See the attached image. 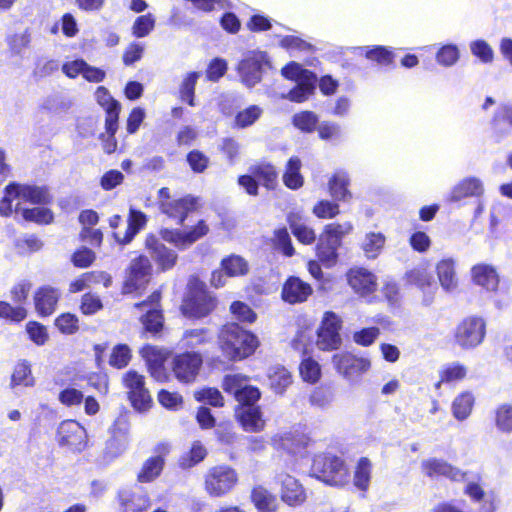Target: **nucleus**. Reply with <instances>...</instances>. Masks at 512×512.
<instances>
[{
	"instance_id": "1",
	"label": "nucleus",
	"mask_w": 512,
	"mask_h": 512,
	"mask_svg": "<svg viewBox=\"0 0 512 512\" xmlns=\"http://www.w3.org/2000/svg\"><path fill=\"white\" fill-rule=\"evenodd\" d=\"M221 350L230 360L237 361L252 355L257 346V337L237 323L223 326L219 334Z\"/></svg>"
},
{
	"instance_id": "2",
	"label": "nucleus",
	"mask_w": 512,
	"mask_h": 512,
	"mask_svg": "<svg viewBox=\"0 0 512 512\" xmlns=\"http://www.w3.org/2000/svg\"><path fill=\"white\" fill-rule=\"evenodd\" d=\"M260 397V390L247 384L241 388L235 397L238 401L235 414L245 431L258 432L264 427L260 407L256 405Z\"/></svg>"
},
{
	"instance_id": "3",
	"label": "nucleus",
	"mask_w": 512,
	"mask_h": 512,
	"mask_svg": "<svg viewBox=\"0 0 512 512\" xmlns=\"http://www.w3.org/2000/svg\"><path fill=\"white\" fill-rule=\"evenodd\" d=\"M281 74L284 78L296 82L289 92L282 94L283 99L302 103L314 94L318 77L314 72L303 68L301 64L291 61L281 69Z\"/></svg>"
},
{
	"instance_id": "4",
	"label": "nucleus",
	"mask_w": 512,
	"mask_h": 512,
	"mask_svg": "<svg viewBox=\"0 0 512 512\" xmlns=\"http://www.w3.org/2000/svg\"><path fill=\"white\" fill-rule=\"evenodd\" d=\"M311 475L330 486H343L349 480L345 461L331 453L318 454L314 457Z\"/></svg>"
},
{
	"instance_id": "5",
	"label": "nucleus",
	"mask_w": 512,
	"mask_h": 512,
	"mask_svg": "<svg viewBox=\"0 0 512 512\" xmlns=\"http://www.w3.org/2000/svg\"><path fill=\"white\" fill-rule=\"evenodd\" d=\"M352 228L349 222L342 224L331 223L325 226L316 246V254L321 263L327 267H331L336 263L338 248L341 246L342 239L350 233Z\"/></svg>"
},
{
	"instance_id": "6",
	"label": "nucleus",
	"mask_w": 512,
	"mask_h": 512,
	"mask_svg": "<svg viewBox=\"0 0 512 512\" xmlns=\"http://www.w3.org/2000/svg\"><path fill=\"white\" fill-rule=\"evenodd\" d=\"M214 307L215 299L207 291L206 285L197 279H191L181 306L182 313L187 317L201 318L208 315Z\"/></svg>"
},
{
	"instance_id": "7",
	"label": "nucleus",
	"mask_w": 512,
	"mask_h": 512,
	"mask_svg": "<svg viewBox=\"0 0 512 512\" xmlns=\"http://www.w3.org/2000/svg\"><path fill=\"white\" fill-rule=\"evenodd\" d=\"M202 364L203 358L200 353L186 351L173 357L172 371L179 382L188 384L196 380Z\"/></svg>"
},
{
	"instance_id": "8",
	"label": "nucleus",
	"mask_w": 512,
	"mask_h": 512,
	"mask_svg": "<svg viewBox=\"0 0 512 512\" xmlns=\"http://www.w3.org/2000/svg\"><path fill=\"white\" fill-rule=\"evenodd\" d=\"M237 480L234 469L225 465L216 466L211 468L206 475V490L211 496L219 497L228 493L235 486Z\"/></svg>"
},
{
	"instance_id": "9",
	"label": "nucleus",
	"mask_w": 512,
	"mask_h": 512,
	"mask_svg": "<svg viewBox=\"0 0 512 512\" xmlns=\"http://www.w3.org/2000/svg\"><path fill=\"white\" fill-rule=\"evenodd\" d=\"M486 333V325L480 317H468L457 327L455 340L462 348H474L482 343Z\"/></svg>"
},
{
	"instance_id": "10",
	"label": "nucleus",
	"mask_w": 512,
	"mask_h": 512,
	"mask_svg": "<svg viewBox=\"0 0 512 512\" xmlns=\"http://www.w3.org/2000/svg\"><path fill=\"white\" fill-rule=\"evenodd\" d=\"M208 232V225L204 220H200L187 231L165 228L160 231V235L164 241L173 244L179 250H185L207 235Z\"/></svg>"
},
{
	"instance_id": "11",
	"label": "nucleus",
	"mask_w": 512,
	"mask_h": 512,
	"mask_svg": "<svg viewBox=\"0 0 512 512\" xmlns=\"http://www.w3.org/2000/svg\"><path fill=\"white\" fill-rule=\"evenodd\" d=\"M123 382L126 388L129 389L128 396L129 400L138 411L147 410L152 399L149 391L145 388L144 377L135 370H129L124 374Z\"/></svg>"
},
{
	"instance_id": "12",
	"label": "nucleus",
	"mask_w": 512,
	"mask_h": 512,
	"mask_svg": "<svg viewBox=\"0 0 512 512\" xmlns=\"http://www.w3.org/2000/svg\"><path fill=\"white\" fill-rule=\"evenodd\" d=\"M340 318L331 311L325 312L318 329L317 345L321 350H335L341 345Z\"/></svg>"
},
{
	"instance_id": "13",
	"label": "nucleus",
	"mask_w": 512,
	"mask_h": 512,
	"mask_svg": "<svg viewBox=\"0 0 512 512\" xmlns=\"http://www.w3.org/2000/svg\"><path fill=\"white\" fill-rule=\"evenodd\" d=\"M151 264L147 257L139 256L133 259L127 269L123 293H133L143 288L149 281Z\"/></svg>"
},
{
	"instance_id": "14",
	"label": "nucleus",
	"mask_w": 512,
	"mask_h": 512,
	"mask_svg": "<svg viewBox=\"0 0 512 512\" xmlns=\"http://www.w3.org/2000/svg\"><path fill=\"white\" fill-rule=\"evenodd\" d=\"M485 187L483 181L476 176L464 177L458 181L446 196V201L459 204L467 198H483Z\"/></svg>"
},
{
	"instance_id": "15",
	"label": "nucleus",
	"mask_w": 512,
	"mask_h": 512,
	"mask_svg": "<svg viewBox=\"0 0 512 512\" xmlns=\"http://www.w3.org/2000/svg\"><path fill=\"white\" fill-rule=\"evenodd\" d=\"M268 64L265 53H253L245 57L238 65L241 80L248 88L254 87L262 80L263 66Z\"/></svg>"
},
{
	"instance_id": "16",
	"label": "nucleus",
	"mask_w": 512,
	"mask_h": 512,
	"mask_svg": "<svg viewBox=\"0 0 512 512\" xmlns=\"http://www.w3.org/2000/svg\"><path fill=\"white\" fill-rule=\"evenodd\" d=\"M95 97L97 103L105 110V129L108 135L113 136L118 129V119L121 110L120 103L115 100L107 88L99 86L96 89Z\"/></svg>"
},
{
	"instance_id": "17",
	"label": "nucleus",
	"mask_w": 512,
	"mask_h": 512,
	"mask_svg": "<svg viewBox=\"0 0 512 512\" xmlns=\"http://www.w3.org/2000/svg\"><path fill=\"white\" fill-rule=\"evenodd\" d=\"M424 473L430 478L445 477L451 481L468 480L467 472L451 465L443 459L431 458L422 462Z\"/></svg>"
},
{
	"instance_id": "18",
	"label": "nucleus",
	"mask_w": 512,
	"mask_h": 512,
	"mask_svg": "<svg viewBox=\"0 0 512 512\" xmlns=\"http://www.w3.org/2000/svg\"><path fill=\"white\" fill-rule=\"evenodd\" d=\"M196 198L187 195L180 199L172 201H159L160 211L169 218L177 221V224L183 225L188 214L195 209Z\"/></svg>"
},
{
	"instance_id": "19",
	"label": "nucleus",
	"mask_w": 512,
	"mask_h": 512,
	"mask_svg": "<svg viewBox=\"0 0 512 512\" xmlns=\"http://www.w3.org/2000/svg\"><path fill=\"white\" fill-rule=\"evenodd\" d=\"M120 512H147L150 507V498L142 491L123 488L118 491Z\"/></svg>"
},
{
	"instance_id": "20",
	"label": "nucleus",
	"mask_w": 512,
	"mask_h": 512,
	"mask_svg": "<svg viewBox=\"0 0 512 512\" xmlns=\"http://www.w3.org/2000/svg\"><path fill=\"white\" fill-rule=\"evenodd\" d=\"M278 482L281 484V499L289 506L301 505L306 500L303 486L294 477L280 474Z\"/></svg>"
},
{
	"instance_id": "21",
	"label": "nucleus",
	"mask_w": 512,
	"mask_h": 512,
	"mask_svg": "<svg viewBox=\"0 0 512 512\" xmlns=\"http://www.w3.org/2000/svg\"><path fill=\"white\" fill-rule=\"evenodd\" d=\"M311 286L299 277L290 276L282 287V299L289 304L302 303L311 295Z\"/></svg>"
},
{
	"instance_id": "22",
	"label": "nucleus",
	"mask_w": 512,
	"mask_h": 512,
	"mask_svg": "<svg viewBox=\"0 0 512 512\" xmlns=\"http://www.w3.org/2000/svg\"><path fill=\"white\" fill-rule=\"evenodd\" d=\"M59 298L60 292L54 287L42 286L38 288L34 295L37 313L42 317L51 315L56 309Z\"/></svg>"
},
{
	"instance_id": "23",
	"label": "nucleus",
	"mask_w": 512,
	"mask_h": 512,
	"mask_svg": "<svg viewBox=\"0 0 512 512\" xmlns=\"http://www.w3.org/2000/svg\"><path fill=\"white\" fill-rule=\"evenodd\" d=\"M146 245L151 250V258L161 268V270H169L176 264L178 258L177 253L166 247L155 237L147 238Z\"/></svg>"
},
{
	"instance_id": "24",
	"label": "nucleus",
	"mask_w": 512,
	"mask_h": 512,
	"mask_svg": "<svg viewBox=\"0 0 512 512\" xmlns=\"http://www.w3.org/2000/svg\"><path fill=\"white\" fill-rule=\"evenodd\" d=\"M129 422L125 416L118 417L112 428V437L107 442L108 453L116 456L122 453L128 444Z\"/></svg>"
},
{
	"instance_id": "25",
	"label": "nucleus",
	"mask_w": 512,
	"mask_h": 512,
	"mask_svg": "<svg viewBox=\"0 0 512 512\" xmlns=\"http://www.w3.org/2000/svg\"><path fill=\"white\" fill-rule=\"evenodd\" d=\"M348 283L358 294L366 295L376 289V277L364 268L351 269L348 272Z\"/></svg>"
},
{
	"instance_id": "26",
	"label": "nucleus",
	"mask_w": 512,
	"mask_h": 512,
	"mask_svg": "<svg viewBox=\"0 0 512 512\" xmlns=\"http://www.w3.org/2000/svg\"><path fill=\"white\" fill-rule=\"evenodd\" d=\"M128 227L125 235L121 238L117 232H113L112 236L115 241L121 245L129 244L134 237L146 226L147 216L140 210L135 208L129 209Z\"/></svg>"
},
{
	"instance_id": "27",
	"label": "nucleus",
	"mask_w": 512,
	"mask_h": 512,
	"mask_svg": "<svg viewBox=\"0 0 512 512\" xmlns=\"http://www.w3.org/2000/svg\"><path fill=\"white\" fill-rule=\"evenodd\" d=\"M471 274L475 284L487 291H496L499 285V275L492 265L477 264L472 267Z\"/></svg>"
},
{
	"instance_id": "28",
	"label": "nucleus",
	"mask_w": 512,
	"mask_h": 512,
	"mask_svg": "<svg viewBox=\"0 0 512 512\" xmlns=\"http://www.w3.org/2000/svg\"><path fill=\"white\" fill-rule=\"evenodd\" d=\"M20 198L32 204L46 205L52 202V195L46 185H29L16 183Z\"/></svg>"
},
{
	"instance_id": "29",
	"label": "nucleus",
	"mask_w": 512,
	"mask_h": 512,
	"mask_svg": "<svg viewBox=\"0 0 512 512\" xmlns=\"http://www.w3.org/2000/svg\"><path fill=\"white\" fill-rule=\"evenodd\" d=\"M141 353L146 361L151 376L158 382L165 381L167 374L164 367V361L157 349L153 346L147 345L142 349Z\"/></svg>"
},
{
	"instance_id": "30",
	"label": "nucleus",
	"mask_w": 512,
	"mask_h": 512,
	"mask_svg": "<svg viewBox=\"0 0 512 512\" xmlns=\"http://www.w3.org/2000/svg\"><path fill=\"white\" fill-rule=\"evenodd\" d=\"M441 287L452 292L457 288L458 279L455 272V261L452 258L442 259L436 267Z\"/></svg>"
},
{
	"instance_id": "31",
	"label": "nucleus",
	"mask_w": 512,
	"mask_h": 512,
	"mask_svg": "<svg viewBox=\"0 0 512 512\" xmlns=\"http://www.w3.org/2000/svg\"><path fill=\"white\" fill-rule=\"evenodd\" d=\"M301 167L302 162L299 157L292 156L289 158L282 177L283 183L287 188L291 190H298L303 186L304 177L300 172Z\"/></svg>"
},
{
	"instance_id": "32",
	"label": "nucleus",
	"mask_w": 512,
	"mask_h": 512,
	"mask_svg": "<svg viewBox=\"0 0 512 512\" xmlns=\"http://www.w3.org/2000/svg\"><path fill=\"white\" fill-rule=\"evenodd\" d=\"M349 183L350 179L346 172L340 171L335 173L328 183L329 192L332 198L336 201L343 202L350 200L352 195L348 190Z\"/></svg>"
},
{
	"instance_id": "33",
	"label": "nucleus",
	"mask_w": 512,
	"mask_h": 512,
	"mask_svg": "<svg viewBox=\"0 0 512 512\" xmlns=\"http://www.w3.org/2000/svg\"><path fill=\"white\" fill-rule=\"evenodd\" d=\"M249 172L262 181L263 186L267 190H274L277 186L278 172L271 163L263 162L253 165L249 168Z\"/></svg>"
},
{
	"instance_id": "34",
	"label": "nucleus",
	"mask_w": 512,
	"mask_h": 512,
	"mask_svg": "<svg viewBox=\"0 0 512 512\" xmlns=\"http://www.w3.org/2000/svg\"><path fill=\"white\" fill-rule=\"evenodd\" d=\"M221 269L225 276L241 277L249 272L248 262L240 255L231 254L221 260Z\"/></svg>"
},
{
	"instance_id": "35",
	"label": "nucleus",
	"mask_w": 512,
	"mask_h": 512,
	"mask_svg": "<svg viewBox=\"0 0 512 512\" xmlns=\"http://www.w3.org/2000/svg\"><path fill=\"white\" fill-rule=\"evenodd\" d=\"M386 237L381 232L366 233L361 248L368 259H376L384 248Z\"/></svg>"
},
{
	"instance_id": "36",
	"label": "nucleus",
	"mask_w": 512,
	"mask_h": 512,
	"mask_svg": "<svg viewBox=\"0 0 512 512\" xmlns=\"http://www.w3.org/2000/svg\"><path fill=\"white\" fill-rule=\"evenodd\" d=\"M372 462L367 457H361L356 464L353 484L360 491H367L371 481Z\"/></svg>"
},
{
	"instance_id": "37",
	"label": "nucleus",
	"mask_w": 512,
	"mask_h": 512,
	"mask_svg": "<svg viewBox=\"0 0 512 512\" xmlns=\"http://www.w3.org/2000/svg\"><path fill=\"white\" fill-rule=\"evenodd\" d=\"M290 229L297 240L303 244H311L316 239V234L312 228L300 221L298 215L290 213L287 217Z\"/></svg>"
},
{
	"instance_id": "38",
	"label": "nucleus",
	"mask_w": 512,
	"mask_h": 512,
	"mask_svg": "<svg viewBox=\"0 0 512 512\" xmlns=\"http://www.w3.org/2000/svg\"><path fill=\"white\" fill-rule=\"evenodd\" d=\"M213 340V334L206 328L186 330L182 337V345L185 348L194 349Z\"/></svg>"
},
{
	"instance_id": "39",
	"label": "nucleus",
	"mask_w": 512,
	"mask_h": 512,
	"mask_svg": "<svg viewBox=\"0 0 512 512\" xmlns=\"http://www.w3.org/2000/svg\"><path fill=\"white\" fill-rule=\"evenodd\" d=\"M82 427L76 421H65L62 422L58 428V441L59 444L64 446H72L76 444V441L82 434Z\"/></svg>"
},
{
	"instance_id": "40",
	"label": "nucleus",
	"mask_w": 512,
	"mask_h": 512,
	"mask_svg": "<svg viewBox=\"0 0 512 512\" xmlns=\"http://www.w3.org/2000/svg\"><path fill=\"white\" fill-rule=\"evenodd\" d=\"M268 377L271 389L277 394H282L292 383V376L290 372L281 366L272 368Z\"/></svg>"
},
{
	"instance_id": "41",
	"label": "nucleus",
	"mask_w": 512,
	"mask_h": 512,
	"mask_svg": "<svg viewBox=\"0 0 512 512\" xmlns=\"http://www.w3.org/2000/svg\"><path fill=\"white\" fill-rule=\"evenodd\" d=\"M15 211L21 213L24 220L38 224H49L54 219L53 212L45 207L20 208L17 205Z\"/></svg>"
},
{
	"instance_id": "42",
	"label": "nucleus",
	"mask_w": 512,
	"mask_h": 512,
	"mask_svg": "<svg viewBox=\"0 0 512 512\" xmlns=\"http://www.w3.org/2000/svg\"><path fill=\"white\" fill-rule=\"evenodd\" d=\"M200 76V72L187 73L179 87L180 99L192 107L195 106V87Z\"/></svg>"
},
{
	"instance_id": "43",
	"label": "nucleus",
	"mask_w": 512,
	"mask_h": 512,
	"mask_svg": "<svg viewBox=\"0 0 512 512\" xmlns=\"http://www.w3.org/2000/svg\"><path fill=\"white\" fill-rule=\"evenodd\" d=\"M494 422L498 431L512 434V404L502 403L495 409Z\"/></svg>"
},
{
	"instance_id": "44",
	"label": "nucleus",
	"mask_w": 512,
	"mask_h": 512,
	"mask_svg": "<svg viewBox=\"0 0 512 512\" xmlns=\"http://www.w3.org/2000/svg\"><path fill=\"white\" fill-rule=\"evenodd\" d=\"M473 405V395L469 392L461 393L452 403V414L457 420L463 421L471 414Z\"/></svg>"
},
{
	"instance_id": "45",
	"label": "nucleus",
	"mask_w": 512,
	"mask_h": 512,
	"mask_svg": "<svg viewBox=\"0 0 512 512\" xmlns=\"http://www.w3.org/2000/svg\"><path fill=\"white\" fill-rule=\"evenodd\" d=\"M10 385L12 388L20 385L25 387L34 385V378L32 376L31 366L28 361L21 360L15 365L11 376Z\"/></svg>"
},
{
	"instance_id": "46",
	"label": "nucleus",
	"mask_w": 512,
	"mask_h": 512,
	"mask_svg": "<svg viewBox=\"0 0 512 512\" xmlns=\"http://www.w3.org/2000/svg\"><path fill=\"white\" fill-rule=\"evenodd\" d=\"M164 459L162 456H153L147 459L138 474V480L142 483L150 482L158 477L163 470Z\"/></svg>"
},
{
	"instance_id": "47",
	"label": "nucleus",
	"mask_w": 512,
	"mask_h": 512,
	"mask_svg": "<svg viewBox=\"0 0 512 512\" xmlns=\"http://www.w3.org/2000/svg\"><path fill=\"white\" fill-rule=\"evenodd\" d=\"M335 398L334 390L331 386L321 385L313 390L309 397L311 406L319 409H327L331 406Z\"/></svg>"
},
{
	"instance_id": "48",
	"label": "nucleus",
	"mask_w": 512,
	"mask_h": 512,
	"mask_svg": "<svg viewBox=\"0 0 512 512\" xmlns=\"http://www.w3.org/2000/svg\"><path fill=\"white\" fill-rule=\"evenodd\" d=\"M251 499L261 512H271L275 509V497L263 487L254 488Z\"/></svg>"
},
{
	"instance_id": "49",
	"label": "nucleus",
	"mask_w": 512,
	"mask_h": 512,
	"mask_svg": "<svg viewBox=\"0 0 512 512\" xmlns=\"http://www.w3.org/2000/svg\"><path fill=\"white\" fill-rule=\"evenodd\" d=\"M206 454L205 447L199 441H195L191 449L180 457L179 465L183 469L191 468L201 462Z\"/></svg>"
},
{
	"instance_id": "50",
	"label": "nucleus",
	"mask_w": 512,
	"mask_h": 512,
	"mask_svg": "<svg viewBox=\"0 0 512 512\" xmlns=\"http://www.w3.org/2000/svg\"><path fill=\"white\" fill-rule=\"evenodd\" d=\"M263 110L258 105H251L244 110L239 111L234 118L237 128H247L253 125L262 115Z\"/></svg>"
},
{
	"instance_id": "51",
	"label": "nucleus",
	"mask_w": 512,
	"mask_h": 512,
	"mask_svg": "<svg viewBox=\"0 0 512 512\" xmlns=\"http://www.w3.org/2000/svg\"><path fill=\"white\" fill-rule=\"evenodd\" d=\"M319 122L317 114L312 111H302L292 117L293 125L305 133H311L315 130Z\"/></svg>"
},
{
	"instance_id": "52",
	"label": "nucleus",
	"mask_w": 512,
	"mask_h": 512,
	"mask_svg": "<svg viewBox=\"0 0 512 512\" xmlns=\"http://www.w3.org/2000/svg\"><path fill=\"white\" fill-rule=\"evenodd\" d=\"M394 52L389 47L376 45L367 46L365 57L371 61H375L381 65H390L394 60Z\"/></svg>"
},
{
	"instance_id": "53",
	"label": "nucleus",
	"mask_w": 512,
	"mask_h": 512,
	"mask_svg": "<svg viewBox=\"0 0 512 512\" xmlns=\"http://www.w3.org/2000/svg\"><path fill=\"white\" fill-rule=\"evenodd\" d=\"M435 58L439 65L444 67H452L458 62L460 58V52L457 45L445 44L439 48Z\"/></svg>"
},
{
	"instance_id": "54",
	"label": "nucleus",
	"mask_w": 512,
	"mask_h": 512,
	"mask_svg": "<svg viewBox=\"0 0 512 512\" xmlns=\"http://www.w3.org/2000/svg\"><path fill=\"white\" fill-rule=\"evenodd\" d=\"M141 321L145 330L153 334L159 333L163 328V315L158 308L148 309Z\"/></svg>"
},
{
	"instance_id": "55",
	"label": "nucleus",
	"mask_w": 512,
	"mask_h": 512,
	"mask_svg": "<svg viewBox=\"0 0 512 512\" xmlns=\"http://www.w3.org/2000/svg\"><path fill=\"white\" fill-rule=\"evenodd\" d=\"M439 373L440 381L435 384L436 389H439L441 384L444 382H452L463 379L466 375V368L459 363H452L443 367Z\"/></svg>"
},
{
	"instance_id": "56",
	"label": "nucleus",
	"mask_w": 512,
	"mask_h": 512,
	"mask_svg": "<svg viewBox=\"0 0 512 512\" xmlns=\"http://www.w3.org/2000/svg\"><path fill=\"white\" fill-rule=\"evenodd\" d=\"M131 359V350L126 344H117L110 355L109 364L117 369L126 367Z\"/></svg>"
},
{
	"instance_id": "57",
	"label": "nucleus",
	"mask_w": 512,
	"mask_h": 512,
	"mask_svg": "<svg viewBox=\"0 0 512 512\" xmlns=\"http://www.w3.org/2000/svg\"><path fill=\"white\" fill-rule=\"evenodd\" d=\"M299 371L303 380L309 383L317 382L321 375L320 365L312 358L303 359Z\"/></svg>"
},
{
	"instance_id": "58",
	"label": "nucleus",
	"mask_w": 512,
	"mask_h": 512,
	"mask_svg": "<svg viewBox=\"0 0 512 512\" xmlns=\"http://www.w3.org/2000/svg\"><path fill=\"white\" fill-rule=\"evenodd\" d=\"M468 480H463L462 482H467L464 493L471 498L474 502H481L484 500L485 492L483 488L479 485L478 481L480 480L479 474H470L467 472Z\"/></svg>"
},
{
	"instance_id": "59",
	"label": "nucleus",
	"mask_w": 512,
	"mask_h": 512,
	"mask_svg": "<svg viewBox=\"0 0 512 512\" xmlns=\"http://www.w3.org/2000/svg\"><path fill=\"white\" fill-rule=\"evenodd\" d=\"M154 26L155 19L152 14L138 16L132 26V34L137 38H143L153 30Z\"/></svg>"
},
{
	"instance_id": "60",
	"label": "nucleus",
	"mask_w": 512,
	"mask_h": 512,
	"mask_svg": "<svg viewBox=\"0 0 512 512\" xmlns=\"http://www.w3.org/2000/svg\"><path fill=\"white\" fill-rule=\"evenodd\" d=\"M470 50L483 63H491L494 59V51L485 40L477 39L472 41L470 43Z\"/></svg>"
},
{
	"instance_id": "61",
	"label": "nucleus",
	"mask_w": 512,
	"mask_h": 512,
	"mask_svg": "<svg viewBox=\"0 0 512 512\" xmlns=\"http://www.w3.org/2000/svg\"><path fill=\"white\" fill-rule=\"evenodd\" d=\"M20 198L16 182L8 184L4 189V196L0 200V215L8 217L12 214V202L14 199Z\"/></svg>"
},
{
	"instance_id": "62",
	"label": "nucleus",
	"mask_w": 512,
	"mask_h": 512,
	"mask_svg": "<svg viewBox=\"0 0 512 512\" xmlns=\"http://www.w3.org/2000/svg\"><path fill=\"white\" fill-rule=\"evenodd\" d=\"M198 402H204L214 407H222L224 399L221 392L216 388H204L195 393Z\"/></svg>"
},
{
	"instance_id": "63",
	"label": "nucleus",
	"mask_w": 512,
	"mask_h": 512,
	"mask_svg": "<svg viewBox=\"0 0 512 512\" xmlns=\"http://www.w3.org/2000/svg\"><path fill=\"white\" fill-rule=\"evenodd\" d=\"M370 366L371 364L368 359L362 357H355L354 360H352V363L349 365L348 370L344 372L343 377L348 381H354L363 373L368 371Z\"/></svg>"
},
{
	"instance_id": "64",
	"label": "nucleus",
	"mask_w": 512,
	"mask_h": 512,
	"mask_svg": "<svg viewBox=\"0 0 512 512\" xmlns=\"http://www.w3.org/2000/svg\"><path fill=\"white\" fill-rule=\"evenodd\" d=\"M230 311L239 321L253 323L256 320V313L244 302H233L230 306Z\"/></svg>"
}]
</instances>
